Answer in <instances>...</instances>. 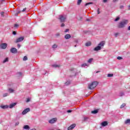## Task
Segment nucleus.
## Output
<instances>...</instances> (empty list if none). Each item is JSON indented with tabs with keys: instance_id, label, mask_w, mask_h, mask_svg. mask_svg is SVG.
Masks as SVG:
<instances>
[{
	"instance_id": "52",
	"label": "nucleus",
	"mask_w": 130,
	"mask_h": 130,
	"mask_svg": "<svg viewBox=\"0 0 130 130\" xmlns=\"http://www.w3.org/2000/svg\"><path fill=\"white\" fill-rule=\"evenodd\" d=\"M98 73H100V71H97V72H96V74H98Z\"/></svg>"
},
{
	"instance_id": "37",
	"label": "nucleus",
	"mask_w": 130,
	"mask_h": 130,
	"mask_svg": "<svg viewBox=\"0 0 130 130\" xmlns=\"http://www.w3.org/2000/svg\"><path fill=\"white\" fill-rule=\"evenodd\" d=\"M7 96H8V93H4L3 94V97H7Z\"/></svg>"
},
{
	"instance_id": "49",
	"label": "nucleus",
	"mask_w": 130,
	"mask_h": 130,
	"mask_svg": "<svg viewBox=\"0 0 130 130\" xmlns=\"http://www.w3.org/2000/svg\"><path fill=\"white\" fill-rule=\"evenodd\" d=\"M103 3H107V0H103Z\"/></svg>"
},
{
	"instance_id": "7",
	"label": "nucleus",
	"mask_w": 130,
	"mask_h": 130,
	"mask_svg": "<svg viewBox=\"0 0 130 130\" xmlns=\"http://www.w3.org/2000/svg\"><path fill=\"white\" fill-rule=\"evenodd\" d=\"M23 40H24V37H21L16 40L15 43H18V42H22Z\"/></svg>"
},
{
	"instance_id": "51",
	"label": "nucleus",
	"mask_w": 130,
	"mask_h": 130,
	"mask_svg": "<svg viewBox=\"0 0 130 130\" xmlns=\"http://www.w3.org/2000/svg\"><path fill=\"white\" fill-rule=\"evenodd\" d=\"M128 11H129L130 10V5L128 6Z\"/></svg>"
},
{
	"instance_id": "50",
	"label": "nucleus",
	"mask_w": 130,
	"mask_h": 130,
	"mask_svg": "<svg viewBox=\"0 0 130 130\" xmlns=\"http://www.w3.org/2000/svg\"><path fill=\"white\" fill-rule=\"evenodd\" d=\"M118 0H113V3H115V2H117Z\"/></svg>"
},
{
	"instance_id": "4",
	"label": "nucleus",
	"mask_w": 130,
	"mask_h": 130,
	"mask_svg": "<svg viewBox=\"0 0 130 130\" xmlns=\"http://www.w3.org/2000/svg\"><path fill=\"white\" fill-rule=\"evenodd\" d=\"M8 47V44L7 43H2L0 45V48L2 49H6Z\"/></svg>"
},
{
	"instance_id": "46",
	"label": "nucleus",
	"mask_w": 130,
	"mask_h": 130,
	"mask_svg": "<svg viewBox=\"0 0 130 130\" xmlns=\"http://www.w3.org/2000/svg\"><path fill=\"white\" fill-rule=\"evenodd\" d=\"M118 33H116V34H115V37H117V36L118 35Z\"/></svg>"
},
{
	"instance_id": "57",
	"label": "nucleus",
	"mask_w": 130,
	"mask_h": 130,
	"mask_svg": "<svg viewBox=\"0 0 130 130\" xmlns=\"http://www.w3.org/2000/svg\"><path fill=\"white\" fill-rule=\"evenodd\" d=\"M87 21H89V19H87Z\"/></svg>"
},
{
	"instance_id": "24",
	"label": "nucleus",
	"mask_w": 130,
	"mask_h": 130,
	"mask_svg": "<svg viewBox=\"0 0 130 130\" xmlns=\"http://www.w3.org/2000/svg\"><path fill=\"white\" fill-rule=\"evenodd\" d=\"M81 3H82V0H78L77 2L78 6H80V5H81Z\"/></svg>"
},
{
	"instance_id": "19",
	"label": "nucleus",
	"mask_w": 130,
	"mask_h": 130,
	"mask_svg": "<svg viewBox=\"0 0 130 130\" xmlns=\"http://www.w3.org/2000/svg\"><path fill=\"white\" fill-rule=\"evenodd\" d=\"M9 61V58L7 57L5 58V59L3 61V63H5L6 62H8Z\"/></svg>"
},
{
	"instance_id": "41",
	"label": "nucleus",
	"mask_w": 130,
	"mask_h": 130,
	"mask_svg": "<svg viewBox=\"0 0 130 130\" xmlns=\"http://www.w3.org/2000/svg\"><path fill=\"white\" fill-rule=\"evenodd\" d=\"M26 10H27V8H24L23 10H22V12H25L26 11Z\"/></svg>"
},
{
	"instance_id": "23",
	"label": "nucleus",
	"mask_w": 130,
	"mask_h": 130,
	"mask_svg": "<svg viewBox=\"0 0 130 130\" xmlns=\"http://www.w3.org/2000/svg\"><path fill=\"white\" fill-rule=\"evenodd\" d=\"M52 48H57V45L54 44L52 46Z\"/></svg>"
},
{
	"instance_id": "1",
	"label": "nucleus",
	"mask_w": 130,
	"mask_h": 130,
	"mask_svg": "<svg viewBox=\"0 0 130 130\" xmlns=\"http://www.w3.org/2000/svg\"><path fill=\"white\" fill-rule=\"evenodd\" d=\"M104 45H105V42L102 41L99 44L98 46L93 49V50L94 51H98L99 50H101V47H103Z\"/></svg>"
},
{
	"instance_id": "21",
	"label": "nucleus",
	"mask_w": 130,
	"mask_h": 130,
	"mask_svg": "<svg viewBox=\"0 0 130 130\" xmlns=\"http://www.w3.org/2000/svg\"><path fill=\"white\" fill-rule=\"evenodd\" d=\"M86 46H91V42H88L85 44Z\"/></svg>"
},
{
	"instance_id": "42",
	"label": "nucleus",
	"mask_w": 130,
	"mask_h": 130,
	"mask_svg": "<svg viewBox=\"0 0 130 130\" xmlns=\"http://www.w3.org/2000/svg\"><path fill=\"white\" fill-rule=\"evenodd\" d=\"M67 112L68 113H71V112H72V110H69L67 111Z\"/></svg>"
},
{
	"instance_id": "34",
	"label": "nucleus",
	"mask_w": 130,
	"mask_h": 130,
	"mask_svg": "<svg viewBox=\"0 0 130 130\" xmlns=\"http://www.w3.org/2000/svg\"><path fill=\"white\" fill-rule=\"evenodd\" d=\"M124 95V93L122 92H121L120 93V96H123Z\"/></svg>"
},
{
	"instance_id": "11",
	"label": "nucleus",
	"mask_w": 130,
	"mask_h": 130,
	"mask_svg": "<svg viewBox=\"0 0 130 130\" xmlns=\"http://www.w3.org/2000/svg\"><path fill=\"white\" fill-rule=\"evenodd\" d=\"M101 124H102V126H106V125H108V122H107V121H105L102 122Z\"/></svg>"
},
{
	"instance_id": "35",
	"label": "nucleus",
	"mask_w": 130,
	"mask_h": 130,
	"mask_svg": "<svg viewBox=\"0 0 130 130\" xmlns=\"http://www.w3.org/2000/svg\"><path fill=\"white\" fill-rule=\"evenodd\" d=\"M4 15H5V12H1V16H2V17H4Z\"/></svg>"
},
{
	"instance_id": "12",
	"label": "nucleus",
	"mask_w": 130,
	"mask_h": 130,
	"mask_svg": "<svg viewBox=\"0 0 130 130\" xmlns=\"http://www.w3.org/2000/svg\"><path fill=\"white\" fill-rule=\"evenodd\" d=\"M17 105V103H14L13 104H11L9 106V108H13L14 106H16Z\"/></svg>"
},
{
	"instance_id": "28",
	"label": "nucleus",
	"mask_w": 130,
	"mask_h": 130,
	"mask_svg": "<svg viewBox=\"0 0 130 130\" xmlns=\"http://www.w3.org/2000/svg\"><path fill=\"white\" fill-rule=\"evenodd\" d=\"M9 91L10 92V93H13V92H14V89H12V88H9Z\"/></svg>"
},
{
	"instance_id": "10",
	"label": "nucleus",
	"mask_w": 130,
	"mask_h": 130,
	"mask_svg": "<svg viewBox=\"0 0 130 130\" xmlns=\"http://www.w3.org/2000/svg\"><path fill=\"white\" fill-rule=\"evenodd\" d=\"M75 127H76V124H73L68 127V129L72 130V129H73V128H75Z\"/></svg>"
},
{
	"instance_id": "9",
	"label": "nucleus",
	"mask_w": 130,
	"mask_h": 130,
	"mask_svg": "<svg viewBox=\"0 0 130 130\" xmlns=\"http://www.w3.org/2000/svg\"><path fill=\"white\" fill-rule=\"evenodd\" d=\"M57 120V119L56 118H53L49 121V123H54L56 122V121Z\"/></svg>"
},
{
	"instance_id": "22",
	"label": "nucleus",
	"mask_w": 130,
	"mask_h": 130,
	"mask_svg": "<svg viewBox=\"0 0 130 130\" xmlns=\"http://www.w3.org/2000/svg\"><path fill=\"white\" fill-rule=\"evenodd\" d=\"M89 5H93V3L90 2L88 3H86V4H85V6L87 7V6H89Z\"/></svg>"
},
{
	"instance_id": "25",
	"label": "nucleus",
	"mask_w": 130,
	"mask_h": 130,
	"mask_svg": "<svg viewBox=\"0 0 130 130\" xmlns=\"http://www.w3.org/2000/svg\"><path fill=\"white\" fill-rule=\"evenodd\" d=\"M70 84H71V81H67L65 83V85L66 86H69V85H70Z\"/></svg>"
},
{
	"instance_id": "15",
	"label": "nucleus",
	"mask_w": 130,
	"mask_h": 130,
	"mask_svg": "<svg viewBox=\"0 0 130 130\" xmlns=\"http://www.w3.org/2000/svg\"><path fill=\"white\" fill-rule=\"evenodd\" d=\"M24 129H30V127L28 125H25L23 126Z\"/></svg>"
},
{
	"instance_id": "38",
	"label": "nucleus",
	"mask_w": 130,
	"mask_h": 130,
	"mask_svg": "<svg viewBox=\"0 0 130 130\" xmlns=\"http://www.w3.org/2000/svg\"><path fill=\"white\" fill-rule=\"evenodd\" d=\"M98 14H100V8L98 9Z\"/></svg>"
},
{
	"instance_id": "14",
	"label": "nucleus",
	"mask_w": 130,
	"mask_h": 130,
	"mask_svg": "<svg viewBox=\"0 0 130 130\" xmlns=\"http://www.w3.org/2000/svg\"><path fill=\"white\" fill-rule=\"evenodd\" d=\"M1 108H2V109H7L9 108V106L2 105V106H1Z\"/></svg>"
},
{
	"instance_id": "29",
	"label": "nucleus",
	"mask_w": 130,
	"mask_h": 130,
	"mask_svg": "<svg viewBox=\"0 0 130 130\" xmlns=\"http://www.w3.org/2000/svg\"><path fill=\"white\" fill-rule=\"evenodd\" d=\"M17 75H18V77H21V76H22V73L18 72V73H17Z\"/></svg>"
},
{
	"instance_id": "17",
	"label": "nucleus",
	"mask_w": 130,
	"mask_h": 130,
	"mask_svg": "<svg viewBox=\"0 0 130 130\" xmlns=\"http://www.w3.org/2000/svg\"><path fill=\"white\" fill-rule=\"evenodd\" d=\"M91 113L93 114H96V113H98V110H95L94 111H92Z\"/></svg>"
},
{
	"instance_id": "8",
	"label": "nucleus",
	"mask_w": 130,
	"mask_h": 130,
	"mask_svg": "<svg viewBox=\"0 0 130 130\" xmlns=\"http://www.w3.org/2000/svg\"><path fill=\"white\" fill-rule=\"evenodd\" d=\"M10 52H11V53H17V52H18V50H17L16 48H12L10 49Z\"/></svg>"
},
{
	"instance_id": "5",
	"label": "nucleus",
	"mask_w": 130,
	"mask_h": 130,
	"mask_svg": "<svg viewBox=\"0 0 130 130\" xmlns=\"http://www.w3.org/2000/svg\"><path fill=\"white\" fill-rule=\"evenodd\" d=\"M59 19L60 20V22H64L66 19H67V16H63L62 15H60Z\"/></svg>"
},
{
	"instance_id": "43",
	"label": "nucleus",
	"mask_w": 130,
	"mask_h": 130,
	"mask_svg": "<svg viewBox=\"0 0 130 130\" xmlns=\"http://www.w3.org/2000/svg\"><path fill=\"white\" fill-rule=\"evenodd\" d=\"M13 34L14 35H16V34H17V32H16L15 31H13Z\"/></svg>"
},
{
	"instance_id": "31",
	"label": "nucleus",
	"mask_w": 130,
	"mask_h": 130,
	"mask_svg": "<svg viewBox=\"0 0 130 130\" xmlns=\"http://www.w3.org/2000/svg\"><path fill=\"white\" fill-rule=\"evenodd\" d=\"M120 19V18L119 17H117L115 19V21L117 22V21H119V19Z\"/></svg>"
},
{
	"instance_id": "26",
	"label": "nucleus",
	"mask_w": 130,
	"mask_h": 130,
	"mask_svg": "<svg viewBox=\"0 0 130 130\" xmlns=\"http://www.w3.org/2000/svg\"><path fill=\"white\" fill-rule=\"evenodd\" d=\"M28 60V57H27V56H25L23 57V60L25 61V60Z\"/></svg>"
},
{
	"instance_id": "32",
	"label": "nucleus",
	"mask_w": 130,
	"mask_h": 130,
	"mask_svg": "<svg viewBox=\"0 0 130 130\" xmlns=\"http://www.w3.org/2000/svg\"><path fill=\"white\" fill-rule=\"evenodd\" d=\"M117 59H118L119 60H120L121 59H122V57H120V56H118L117 57Z\"/></svg>"
},
{
	"instance_id": "2",
	"label": "nucleus",
	"mask_w": 130,
	"mask_h": 130,
	"mask_svg": "<svg viewBox=\"0 0 130 130\" xmlns=\"http://www.w3.org/2000/svg\"><path fill=\"white\" fill-rule=\"evenodd\" d=\"M128 23V21L127 20H124L119 23L118 25V28H124L125 25H126Z\"/></svg>"
},
{
	"instance_id": "36",
	"label": "nucleus",
	"mask_w": 130,
	"mask_h": 130,
	"mask_svg": "<svg viewBox=\"0 0 130 130\" xmlns=\"http://www.w3.org/2000/svg\"><path fill=\"white\" fill-rule=\"evenodd\" d=\"M14 27H15V28H17V27H19V24H15L14 25Z\"/></svg>"
},
{
	"instance_id": "40",
	"label": "nucleus",
	"mask_w": 130,
	"mask_h": 130,
	"mask_svg": "<svg viewBox=\"0 0 130 130\" xmlns=\"http://www.w3.org/2000/svg\"><path fill=\"white\" fill-rule=\"evenodd\" d=\"M123 8H124V6H122V5H121V6H120V9H123Z\"/></svg>"
},
{
	"instance_id": "45",
	"label": "nucleus",
	"mask_w": 130,
	"mask_h": 130,
	"mask_svg": "<svg viewBox=\"0 0 130 130\" xmlns=\"http://www.w3.org/2000/svg\"><path fill=\"white\" fill-rule=\"evenodd\" d=\"M30 102V99H27L26 102Z\"/></svg>"
},
{
	"instance_id": "16",
	"label": "nucleus",
	"mask_w": 130,
	"mask_h": 130,
	"mask_svg": "<svg viewBox=\"0 0 130 130\" xmlns=\"http://www.w3.org/2000/svg\"><path fill=\"white\" fill-rule=\"evenodd\" d=\"M125 124H130V119H128L125 121Z\"/></svg>"
},
{
	"instance_id": "53",
	"label": "nucleus",
	"mask_w": 130,
	"mask_h": 130,
	"mask_svg": "<svg viewBox=\"0 0 130 130\" xmlns=\"http://www.w3.org/2000/svg\"><path fill=\"white\" fill-rule=\"evenodd\" d=\"M30 130H36V129L33 128V129H30Z\"/></svg>"
},
{
	"instance_id": "3",
	"label": "nucleus",
	"mask_w": 130,
	"mask_h": 130,
	"mask_svg": "<svg viewBox=\"0 0 130 130\" xmlns=\"http://www.w3.org/2000/svg\"><path fill=\"white\" fill-rule=\"evenodd\" d=\"M98 85V82L97 81L93 82L88 85V89H90V90H93V89H94L95 88H96V87H97Z\"/></svg>"
},
{
	"instance_id": "13",
	"label": "nucleus",
	"mask_w": 130,
	"mask_h": 130,
	"mask_svg": "<svg viewBox=\"0 0 130 130\" xmlns=\"http://www.w3.org/2000/svg\"><path fill=\"white\" fill-rule=\"evenodd\" d=\"M72 36H71V35L70 34H67L64 36L65 39H70Z\"/></svg>"
},
{
	"instance_id": "6",
	"label": "nucleus",
	"mask_w": 130,
	"mask_h": 130,
	"mask_svg": "<svg viewBox=\"0 0 130 130\" xmlns=\"http://www.w3.org/2000/svg\"><path fill=\"white\" fill-rule=\"evenodd\" d=\"M30 112V108H27L25 109H24L22 113V114H23V115H25V114H26V113H28V112Z\"/></svg>"
},
{
	"instance_id": "55",
	"label": "nucleus",
	"mask_w": 130,
	"mask_h": 130,
	"mask_svg": "<svg viewBox=\"0 0 130 130\" xmlns=\"http://www.w3.org/2000/svg\"><path fill=\"white\" fill-rule=\"evenodd\" d=\"M19 124V122H17V123H16V124Z\"/></svg>"
},
{
	"instance_id": "54",
	"label": "nucleus",
	"mask_w": 130,
	"mask_h": 130,
	"mask_svg": "<svg viewBox=\"0 0 130 130\" xmlns=\"http://www.w3.org/2000/svg\"><path fill=\"white\" fill-rule=\"evenodd\" d=\"M49 130H53L52 128L49 129Z\"/></svg>"
},
{
	"instance_id": "20",
	"label": "nucleus",
	"mask_w": 130,
	"mask_h": 130,
	"mask_svg": "<svg viewBox=\"0 0 130 130\" xmlns=\"http://www.w3.org/2000/svg\"><path fill=\"white\" fill-rule=\"evenodd\" d=\"M93 59H94L93 58H91L87 61V62H88V63H90V62H92V61H93Z\"/></svg>"
},
{
	"instance_id": "30",
	"label": "nucleus",
	"mask_w": 130,
	"mask_h": 130,
	"mask_svg": "<svg viewBox=\"0 0 130 130\" xmlns=\"http://www.w3.org/2000/svg\"><path fill=\"white\" fill-rule=\"evenodd\" d=\"M53 67L54 68H59L60 66L58 65H57V64H54V65H53Z\"/></svg>"
},
{
	"instance_id": "18",
	"label": "nucleus",
	"mask_w": 130,
	"mask_h": 130,
	"mask_svg": "<svg viewBox=\"0 0 130 130\" xmlns=\"http://www.w3.org/2000/svg\"><path fill=\"white\" fill-rule=\"evenodd\" d=\"M126 105V104H125V103H123V104L121 105L120 108L121 109H122V108H123V107H125Z\"/></svg>"
},
{
	"instance_id": "33",
	"label": "nucleus",
	"mask_w": 130,
	"mask_h": 130,
	"mask_svg": "<svg viewBox=\"0 0 130 130\" xmlns=\"http://www.w3.org/2000/svg\"><path fill=\"white\" fill-rule=\"evenodd\" d=\"M108 77H113V74H108Z\"/></svg>"
},
{
	"instance_id": "56",
	"label": "nucleus",
	"mask_w": 130,
	"mask_h": 130,
	"mask_svg": "<svg viewBox=\"0 0 130 130\" xmlns=\"http://www.w3.org/2000/svg\"><path fill=\"white\" fill-rule=\"evenodd\" d=\"M17 14H20V12H18L17 13Z\"/></svg>"
},
{
	"instance_id": "39",
	"label": "nucleus",
	"mask_w": 130,
	"mask_h": 130,
	"mask_svg": "<svg viewBox=\"0 0 130 130\" xmlns=\"http://www.w3.org/2000/svg\"><path fill=\"white\" fill-rule=\"evenodd\" d=\"M69 31H70V29L69 28H67L65 30L64 32H69Z\"/></svg>"
},
{
	"instance_id": "47",
	"label": "nucleus",
	"mask_w": 130,
	"mask_h": 130,
	"mask_svg": "<svg viewBox=\"0 0 130 130\" xmlns=\"http://www.w3.org/2000/svg\"><path fill=\"white\" fill-rule=\"evenodd\" d=\"M56 36L57 37H59V34H57L56 35Z\"/></svg>"
},
{
	"instance_id": "44",
	"label": "nucleus",
	"mask_w": 130,
	"mask_h": 130,
	"mask_svg": "<svg viewBox=\"0 0 130 130\" xmlns=\"http://www.w3.org/2000/svg\"><path fill=\"white\" fill-rule=\"evenodd\" d=\"M17 47H18V48H20V47H21V45L18 44L17 45Z\"/></svg>"
},
{
	"instance_id": "48",
	"label": "nucleus",
	"mask_w": 130,
	"mask_h": 130,
	"mask_svg": "<svg viewBox=\"0 0 130 130\" xmlns=\"http://www.w3.org/2000/svg\"><path fill=\"white\" fill-rule=\"evenodd\" d=\"M61 27H64V24L63 23L61 24Z\"/></svg>"
},
{
	"instance_id": "27",
	"label": "nucleus",
	"mask_w": 130,
	"mask_h": 130,
	"mask_svg": "<svg viewBox=\"0 0 130 130\" xmlns=\"http://www.w3.org/2000/svg\"><path fill=\"white\" fill-rule=\"evenodd\" d=\"M82 68L84 67H88V64L87 63H83L81 65Z\"/></svg>"
}]
</instances>
